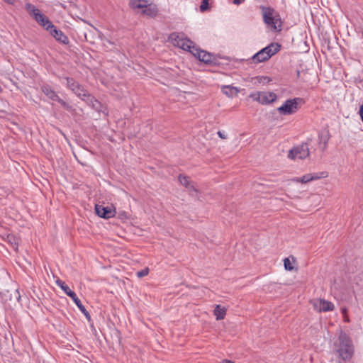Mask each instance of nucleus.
Returning <instances> with one entry per match:
<instances>
[{
  "mask_svg": "<svg viewBox=\"0 0 363 363\" xmlns=\"http://www.w3.org/2000/svg\"><path fill=\"white\" fill-rule=\"evenodd\" d=\"M339 357L344 361L350 360L354 352V345L350 336L340 330L337 342L335 343Z\"/></svg>",
  "mask_w": 363,
  "mask_h": 363,
  "instance_id": "f257e3e1",
  "label": "nucleus"
},
{
  "mask_svg": "<svg viewBox=\"0 0 363 363\" xmlns=\"http://www.w3.org/2000/svg\"><path fill=\"white\" fill-rule=\"evenodd\" d=\"M259 9L262 11L264 23L269 26L273 31H280L281 30V21L279 13L276 12L274 9L264 5H261Z\"/></svg>",
  "mask_w": 363,
  "mask_h": 363,
  "instance_id": "f03ea898",
  "label": "nucleus"
},
{
  "mask_svg": "<svg viewBox=\"0 0 363 363\" xmlns=\"http://www.w3.org/2000/svg\"><path fill=\"white\" fill-rule=\"evenodd\" d=\"M56 284L59 287L61 288V289L65 293L67 296L72 298V301H74L79 311L84 315L87 320L91 322V318L89 313L86 311V308L82 304L80 299L77 297L75 292L72 291L69 287L65 283V281L61 279H57L56 281Z\"/></svg>",
  "mask_w": 363,
  "mask_h": 363,
  "instance_id": "7ed1b4c3",
  "label": "nucleus"
},
{
  "mask_svg": "<svg viewBox=\"0 0 363 363\" xmlns=\"http://www.w3.org/2000/svg\"><path fill=\"white\" fill-rule=\"evenodd\" d=\"M305 103L304 99L299 97L289 99L277 111L283 116H288L295 113L301 106Z\"/></svg>",
  "mask_w": 363,
  "mask_h": 363,
  "instance_id": "20e7f679",
  "label": "nucleus"
},
{
  "mask_svg": "<svg viewBox=\"0 0 363 363\" xmlns=\"http://www.w3.org/2000/svg\"><path fill=\"white\" fill-rule=\"evenodd\" d=\"M40 90L49 99L57 101L65 110L72 115L76 113V109L62 99L50 85L48 84H43L40 86Z\"/></svg>",
  "mask_w": 363,
  "mask_h": 363,
  "instance_id": "39448f33",
  "label": "nucleus"
},
{
  "mask_svg": "<svg viewBox=\"0 0 363 363\" xmlns=\"http://www.w3.org/2000/svg\"><path fill=\"white\" fill-rule=\"evenodd\" d=\"M174 45L182 48V50L190 49L188 45L193 44V41L188 38L184 33H172L168 38Z\"/></svg>",
  "mask_w": 363,
  "mask_h": 363,
  "instance_id": "423d86ee",
  "label": "nucleus"
},
{
  "mask_svg": "<svg viewBox=\"0 0 363 363\" xmlns=\"http://www.w3.org/2000/svg\"><path fill=\"white\" fill-rule=\"evenodd\" d=\"M310 155L308 144L302 143L301 145L295 147L289 150L288 157L294 160L296 157L303 160L308 157Z\"/></svg>",
  "mask_w": 363,
  "mask_h": 363,
  "instance_id": "0eeeda50",
  "label": "nucleus"
},
{
  "mask_svg": "<svg viewBox=\"0 0 363 363\" xmlns=\"http://www.w3.org/2000/svg\"><path fill=\"white\" fill-rule=\"evenodd\" d=\"M251 97L253 98L254 100L259 101L262 104H269L274 102L277 96L274 92H257L251 94Z\"/></svg>",
  "mask_w": 363,
  "mask_h": 363,
  "instance_id": "6e6552de",
  "label": "nucleus"
},
{
  "mask_svg": "<svg viewBox=\"0 0 363 363\" xmlns=\"http://www.w3.org/2000/svg\"><path fill=\"white\" fill-rule=\"evenodd\" d=\"M95 213L96 214L103 218H110L115 216L116 211L113 206H104L102 205H95Z\"/></svg>",
  "mask_w": 363,
  "mask_h": 363,
  "instance_id": "1a4fd4ad",
  "label": "nucleus"
},
{
  "mask_svg": "<svg viewBox=\"0 0 363 363\" xmlns=\"http://www.w3.org/2000/svg\"><path fill=\"white\" fill-rule=\"evenodd\" d=\"M67 82V87L69 89L77 96L83 97V94H87V91L84 87L78 83L74 78L65 77Z\"/></svg>",
  "mask_w": 363,
  "mask_h": 363,
  "instance_id": "9d476101",
  "label": "nucleus"
},
{
  "mask_svg": "<svg viewBox=\"0 0 363 363\" xmlns=\"http://www.w3.org/2000/svg\"><path fill=\"white\" fill-rule=\"evenodd\" d=\"M50 34L59 43L68 45L69 41L67 36L53 24L52 28L48 30Z\"/></svg>",
  "mask_w": 363,
  "mask_h": 363,
  "instance_id": "9b49d317",
  "label": "nucleus"
},
{
  "mask_svg": "<svg viewBox=\"0 0 363 363\" xmlns=\"http://www.w3.org/2000/svg\"><path fill=\"white\" fill-rule=\"evenodd\" d=\"M25 8L29 15L33 17L37 23H39L42 18L45 17L44 13H41L35 6L30 3H26Z\"/></svg>",
  "mask_w": 363,
  "mask_h": 363,
  "instance_id": "f8f14e48",
  "label": "nucleus"
},
{
  "mask_svg": "<svg viewBox=\"0 0 363 363\" xmlns=\"http://www.w3.org/2000/svg\"><path fill=\"white\" fill-rule=\"evenodd\" d=\"M199 60L208 65H217L219 64L217 55L203 50Z\"/></svg>",
  "mask_w": 363,
  "mask_h": 363,
  "instance_id": "ddd939ff",
  "label": "nucleus"
},
{
  "mask_svg": "<svg viewBox=\"0 0 363 363\" xmlns=\"http://www.w3.org/2000/svg\"><path fill=\"white\" fill-rule=\"evenodd\" d=\"M314 307L320 311H331L334 309V305L330 301L320 299L314 303Z\"/></svg>",
  "mask_w": 363,
  "mask_h": 363,
  "instance_id": "4468645a",
  "label": "nucleus"
},
{
  "mask_svg": "<svg viewBox=\"0 0 363 363\" xmlns=\"http://www.w3.org/2000/svg\"><path fill=\"white\" fill-rule=\"evenodd\" d=\"M326 177L327 174L325 172H320V175H318V174H307L300 178H297L296 181L305 184L311 181L318 179L320 178H324Z\"/></svg>",
  "mask_w": 363,
  "mask_h": 363,
  "instance_id": "2eb2a0df",
  "label": "nucleus"
},
{
  "mask_svg": "<svg viewBox=\"0 0 363 363\" xmlns=\"http://www.w3.org/2000/svg\"><path fill=\"white\" fill-rule=\"evenodd\" d=\"M4 294L6 298L9 297V301L13 306H16L17 303H20L21 301V296L18 289H16L12 292L8 290Z\"/></svg>",
  "mask_w": 363,
  "mask_h": 363,
  "instance_id": "dca6fc26",
  "label": "nucleus"
},
{
  "mask_svg": "<svg viewBox=\"0 0 363 363\" xmlns=\"http://www.w3.org/2000/svg\"><path fill=\"white\" fill-rule=\"evenodd\" d=\"M141 13L147 16L150 18H155L157 16L158 9L155 4H146L145 9L141 11Z\"/></svg>",
  "mask_w": 363,
  "mask_h": 363,
  "instance_id": "f3484780",
  "label": "nucleus"
},
{
  "mask_svg": "<svg viewBox=\"0 0 363 363\" xmlns=\"http://www.w3.org/2000/svg\"><path fill=\"white\" fill-rule=\"evenodd\" d=\"M271 57H272V53L269 55V54L266 55L265 52L262 50V49H261L259 52L255 53L252 57L251 59L255 63L257 64V63L267 61Z\"/></svg>",
  "mask_w": 363,
  "mask_h": 363,
  "instance_id": "a211bd4d",
  "label": "nucleus"
},
{
  "mask_svg": "<svg viewBox=\"0 0 363 363\" xmlns=\"http://www.w3.org/2000/svg\"><path fill=\"white\" fill-rule=\"evenodd\" d=\"M222 92L228 97L233 98L238 95L240 89L232 85H224L221 87Z\"/></svg>",
  "mask_w": 363,
  "mask_h": 363,
  "instance_id": "6ab92c4d",
  "label": "nucleus"
},
{
  "mask_svg": "<svg viewBox=\"0 0 363 363\" xmlns=\"http://www.w3.org/2000/svg\"><path fill=\"white\" fill-rule=\"evenodd\" d=\"M281 49V45L278 43H272L269 45L262 48V50L265 52L266 55L271 54L272 56L277 53Z\"/></svg>",
  "mask_w": 363,
  "mask_h": 363,
  "instance_id": "aec40b11",
  "label": "nucleus"
},
{
  "mask_svg": "<svg viewBox=\"0 0 363 363\" xmlns=\"http://www.w3.org/2000/svg\"><path fill=\"white\" fill-rule=\"evenodd\" d=\"M213 314L216 315V320H223L226 315V308L225 307H221L220 305H216L213 310Z\"/></svg>",
  "mask_w": 363,
  "mask_h": 363,
  "instance_id": "412c9836",
  "label": "nucleus"
},
{
  "mask_svg": "<svg viewBox=\"0 0 363 363\" xmlns=\"http://www.w3.org/2000/svg\"><path fill=\"white\" fill-rule=\"evenodd\" d=\"M147 4V0H131L130 1V6L133 10L136 9H145L146 4Z\"/></svg>",
  "mask_w": 363,
  "mask_h": 363,
  "instance_id": "4be33fe9",
  "label": "nucleus"
},
{
  "mask_svg": "<svg viewBox=\"0 0 363 363\" xmlns=\"http://www.w3.org/2000/svg\"><path fill=\"white\" fill-rule=\"evenodd\" d=\"M94 102L95 104H93V109L98 113H103L105 116H108V111L107 107L99 101H94Z\"/></svg>",
  "mask_w": 363,
  "mask_h": 363,
  "instance_id": "5701e85b",
  "label": "nucleus"
},
{
  "mask_svg": "<svg viewBox=\"0 0 363 363\" xmlns=\"http://www.w3.org/2000/svg\"><path fill=\"white\" fill-rule=\"evenodd\" d=\"M188 45L190 47V49H185L184 50L190 52L195 57L199 60L201 53L203 52V50L197 47L194 42L193 44Z\"/></svg>",
  "mask_w": 363,
  "mask_h": 363,
  "instance_id": "b1692460",
  "label": "nucleus"
},
{
  "mask_svg": "<svg viewBox=\"0 0 363 363\" xmlns=\"http://www.w3.org/2000/svg\"><path fill=\"white\" fill-rule=\"evenodd\" d=\"M318 139H319V144L320 145L323 144V150H324L326 148L327 144L330 139V135H329L328 131H326L325 133H319Z\"/></svg>",
  "mask_w": 363,
  "mask_h": 363,
  "instance_id": "393cba45",
  "label": "nucleus"
},
{
  "mask_svg": "<svg viewBox=\"0 0 363 363\" xmlns=\"http://www.w3.org/2000/svg\"><path fill=\"white\" fill-rule=\"evenodd\" d=\"M38 23L47 31L52 28L53 25L52 22L48 18V17L46 15L45 17L42 18V20Z\"/></svg>",
  "mask_w": 363,
  "mask_h": 363,
  "instance_id": "a878e982",
  "label": "nucleus"
},
{
  "mask_svg": "<svg viewBox=\"0 0 363 363\" xmlns=\"http://www.w3.org/2000/svg\"><path fill=\"white\" fill-rule=\"evenodd\" d=\"M82 100L85 101L89 106L93 108V104H95L94 101H98L94 96L87 92V94H83Z\"/></svg>",
  "mask_w": 363,
  "mask_h": 363,
  "instance_id": "bb28decb",
  "label": "nucleus"
},
{
  "mask_svg": "<svg viewBox=\"0 0 363 363\" xmlns=\"http://www.w3.org/2000/svg\"><path fill=\"white\" fill-rule=\"evenodd\" d=\"M6 240L12 247L17 248L18 246V239L13 234H8Z\"/></svg>",
  "mask_w": 363,
  "mask_h": 363,
  "instance_id": "cd10ccee",
  "label": "nucleus"
},
{
  "mask_svg": "<svg viewBox=\"0 0 363 363\" xmlns=\"http://www.w3.org/2000/svg\"><path fill=\"white\" fill-rule=\"evenodd\" d=\"M179 182L185 186V188H189V186L191 184V182L189 180V178L184 174H180L178 177Z\"/></svg>",
  "mask_w": 363,
  "mask_h": 363,
  "instance_id": "c85d7f7f",
  "label": "nucleus"
},
{
  "mask_svg": "<svg viewBox=\"0 0 363 363\" xmlns=\"http://www.w3.org/2000/svg\"><path fill=\"white\" fill-rule=\"evenodd\" d=\"M211 6L209 4V0H202L201 4L199 6L200 11L204 13L206 11H210Z\"/></svg>",
  "mask_w": 363,
  "mask_h": 363,
  "instance_id": "c756f323",
  "label": "nucleus"
},
{
  "mask_svg": "<svg viewBox=\"0 0 363 363\" xmlns=\"http://www.w3.org/2000/svg\"><path fill=\"white\" fill-rule=\"evenodd\" d=\"M118 218L120 220L125 221L130 218V214L125 211H121L118 213Z\"/></svg>",
  "mask_w": 363,
  "mask_h": 363,
  "instance_id": "7c9ffc66",
  "label": "nucleus"
},
{
  "mask_svg": "<svg viewBox=\"0 0 363 363\" xmlns=\"http://www.w3.org/2000/svg\"><path fill=\"white\" fill-rule=\"evenodd\" d=\"M284 266L286 271H292L294 269V267L292 266L289 257L284 259Z\"/></svg>",
  "mask_w": 363,
  "mask_h": 363,
  "instance_id": "2f4dec72",
  "label": "nucleus"
},
{
  "mask_svg": "<svg viewBox=\"0 0 363 363\" xmlns=\"http://www.w3.org/2000/svg\"><path fill=\"white\" fill-rule=\"evenodd\" d=\"M149 273V269L147 267L144 268L143 269L137 272V277L139 278H142L143 277H145Z\"/></svg>",
  "mask_w": 363,
  "mask_h": 363,
  "instance_id": "473e14b6",
  "label": "nucleus"
},
{
  "mask_svg": "<svg viewBox=\"0 0 363 363\" xmlns=\"http://www.w3.org/2000/svg\"><path fill=\"white\" fill-rule=\"evenodd\" d=\"M186 189L189 190L190 194L191 195H193V192L198 193L199 191L198 189L192 184V183L189 186V188Z\"/></svg>",
  "mask_w": 363,
  "mask_h": 363,
  "instance_id": "72a5a7b5",
  "label": "nucleus"
},
{
  "mask_svg": "<svg viewBox=\"0 0 363 363\" xmlns=\"http://www.w3.org/2000/svg\"><path fill=\"white\" fill-rule=\"evenodd\" d=\"M271 82V79L270 77H267V76H262V77H259V82H263V83H268Z\"/></svg>",
  "mask_w": 363,
  "mask_h": 363,
  "instance_id": "f704fd0d",
  "label": "nucleus"
},
{
  "mask_svg": "<svg viewBox=\"0 0 363 363\" xmlns=\"http://www.w3.org/2000/svg\"><path fill=\"white\" fill-rule=\"evenodd\" d=\"M245 0H233V4L235 5H240L241 4L244 3Z\"/></svg>",
  "mask_w": 363,
  "mask_h": 363,
  "instance_id": "c9c22d12",
  "label": "nucleus"
},
{
  "mask_svg": "<svg viewBox=\"0 0 363 363\" xmlns=\"http://www.w3.org/2000/svg\"><path fill=\"white\" fill-rule=\"evenodd\" d=\"M217 134H218V135L220 138H222V139H225V138H226L225 135L223 132H221V131H220V130H219V131H218Z\"/></svg>",
  "mask_w": 363,
  "mask_h": 363,
  "instance_id": "e433bc0d",
  "label": "nucleus"
},
{
  "mask_svg": "<svg viewBox=\"0 0 363 363\" xmlns=\"http://www.w3.org/2000/svg\"><path fill=\"white\" fill-rule=\"evenodd\" d=\"M221 363H235L234 362L229 359H223Z\"/></svg>",
  "mask_w": 363,
  "mask_h": 363,
  "instance_id": "4c0bfd02",
  "label": "nucleus"
},
{
  "mask_svg": "<svg viewBox=\"0 0 363 363\" xmlns=\"http://www.w3.org/2000/svg\"><path fill=\"white\" fill-rule=\"evenodd\" d=\"M4 1L9 4H13V0H4Z\"/></svg>",
  "mask_w": 363,
  "mask_h": 363,
  "instance_id": "58836bf2",
  "label": "nucleus"
},
{
  "mask_svg": "<svg viewBox=\"0 0 363 363\" xmlns=\"http://www.w3.org/2000/svg\"><path fill=\"white\" fill-rule=\"evenodd\" d=\"M4 1L9 4H13V0H4Z\"/></svg>",
  "mask_w": 363,
  "mask_h": 363,
  "instance_id": "ea45409f",
  "label": "nucleus"
},
{
  "mask_svg": "<svg viewBox=\"0 0 363 363\" xmlns=\"http://www.w3.org/2000/svg\"><path fill=\"white\" fill-rule=\"evenodd\" d=\"M296 76H297V78H298L300 77V71L299 70H296Z\"/></svg>",
  "mask_w": 363,
  "mask_h": 363,
  "instance_id": "a19ab883",
  "label": "nucleus"
},
{
  "mask_svg": "<svg viewBox=\"0 0 363 363\" xmlns=\"http://www.w3.org/2000/svg\"><path fill=\"white\" fill-rule=\"evenodd\" d=\"M362 37L363 38V30L362 31Z\"/></svg>",
  "mask_w": 363,
  "mask_h": 363,
  "instance_id": "79ce46f5",
  "label": "nucleus"
},
{
  "mask_svg": "<svg viewBox=\"0 0 363 363\" xmlns=\"http://www.w3.org/2000/svg\"><path fill=\"white\" fill-rule=\"evenodd\" d=\"M339 363H342V362H340Z\"/></svg>",
  "mask_w": 363,
  "mask_h": 363,
  "instance_id": "37998d69",
  "label": "nucleus"
}]
</instances>
